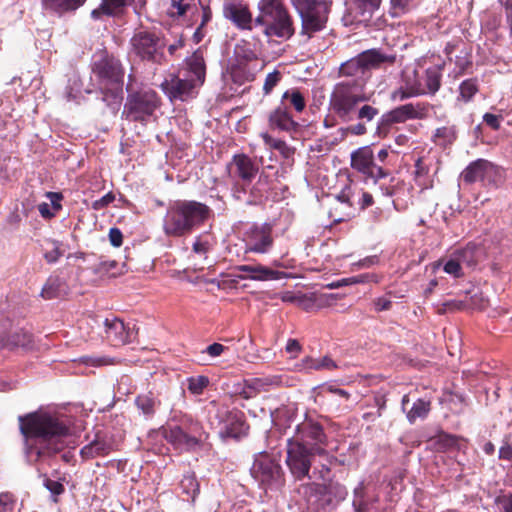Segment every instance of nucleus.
I'll return each instance as SVG.
<instances>
[{
    "label": "nucleus",
    "instance_id": "f257e3e1",
    "mask_svg": "<svg viewBox=\"0 0 512 512\" xmlns=\"http://www.w3.org/2000/svg\"><path fill=\"white\" fill-rule=\"evenodd\" d=\"M395 54H386L381 49L372 48L342 63L338 70L339 77L345 78L336 83L329 99L330 111L341 122L349 125L346 132L354 136L365 135L368 131L366 122H371L379 114V109L366 104L369 100L365 89L371 71L393 66Z\"/></svg>",
    "mask_w": 512,
    "mask_h": 512
},
{
    "label": "nucleus",
    "instance_id": "f03ea898",
    "mask_svg": "<svg viewBox=\"0 0 512 512\" xmlns=\"http://www.w3.org/2000/svg\"><path fill=\"white\" fill-rule=\"evenodd\" d=\"M328 445L323 426L311 419L298 424L295 434L287 439L285 463L291 475L298 481H311L300 489L313 490L317 481H331V467L338 459L328 450Z\"/></svg>",
    "mask_w": 512,
    "mask_h": 512
},
{
    "label": "nucleus",
    "instance_id": "7ed1b4c3",
    "mask_svg": "<svg viewBox=\"0 0 512 512\" xmlns=\"http://www.w3.org/2000/svg\"><path fill=\"white\" fill-rule=\"evenodd\" d=\"M26 455L35 462L62 452L71 435L70 426L56 414L36 411L18 416Z\"/></svg>",
    "mask_w": 512,
    "mask_h": 512
},
{
    "label": "nucleus",
    "instance_id": "20e7f679",
    "mask_svg": "<svg viewBox=\"0 0 512 512\" xmlns=\"http://www.w3.org/2000/svg\"><path fill=\"white\" fill-rule=\"evenodd\" d=\"M212 209L195 200H176L169 204L163 218V232L168 237H183L201 227L212 216Z\"/></svg>",
    "mask_w": 512,
    "mask_h": 512
},
{
    "label": "nucleus",
    "instance_id": "39448f33",
    "mask_svg": "<svg viewBox=\"0 0 512 512\" xmlns=\"http://www.w3.org/2000/svg\"><path fill=\"white\" fill-rule=\"evenodd\" d=\"M96 77L101 99L107 106L116 108L123 100L125 69L119 58L106 50L98 53L91 66Z\"/></svg>",
    "mask_w": 512,
    "mask_h": 512
},
{
    "label": "nucleus",
    "instance_id": "423d86ee",
    "mask_svg": "<svg viewBox=\"0 0 512 512\" xmlns=\"http://www.w3.org/2000/svg\"><path fill=\"white\" fill-rule=\"evenodd\" d=\"M258 11L254 23L266 37L288 40L294 35V21L283 0H260Z\"/></svg>",
    "mask_w": 512,
    "mask_h": 512
},
{
    "label": "nucleus",
    "instance_id": "0eeeda50",
    "mask_svg": "<svg viewBox=\"0 0 512 512\" xmlns=\"http://www.w3.org/2000/svg\"><path fill=\"white\" fill-rule=\"evenodd\" d=\"M390 147H382L376 153L370 145H366L354 150L350 156V166L365 177L372 180L375 184L391 176V154Z\"/></svg>",
    "mask_w": 512,
    "mask_h": 512
},
{
    "label": "nucleus",
    "instance_id": "6e6552de",
    "mask_svg": "<svg viewBox=\"0 0 512 512\" xmlns=\"http://www.w3.org/2000/svg\"><path fill=\"white\" fill-rule=\"evenodd\" d=\"M291 2L301 19L300 35L310 39L325 28L331 2L326 0H291Z\"/></svg>",
    "mask_w": 512,
    "mask_h": 512
},
{
    "label": "nucleus",
    "instance_id": "1a4fd4ad",
    "mask_svg": "<svg viewBox=\"0 0 512 512\" xmlns=\"http://www.w3.org/2000/svg\"><path fill=\"white\" fill-rule=\"evenodd\" d=\"M131 52L142 61L162 64L165 61L166 39L161 32L137 30L130 39Z\"/></svg>",
    "mask_w": 512,
    "mask_h": 512
},
{
    "label": "nucleus",
    "instance_id": "9d476101",
    "mask_svg": "<svg viewBox=\"0 0 512 512\" xmlns=\"http://www.w3.org/2000/svg\"><path fill=\"white\" fill-rule=\"evenodd\" d=\"M160 104L158 94L152 89L129 93L123 107L122 118L132 122L145 123Z\"/></svg>",
    "mask_w": 512,
    "mask_h": 512
},
{
    "label": "nucleus",
    "instance_id": "9b49d317",
    "mask_svg": "<svg viewBox=\"0 0 512 512\" xmlns=\"http://www.w3.org/2000/svg\"><path fill=\"white\" fill-rule=\"evenodd\" d=\"M245 252L268 253L274 244L273 226L269 223L253 224L243 233Z\"/></svg>",
    "mask_w": 512,
    "mask_h": 512
},
{
    "label": "nucleus",
    "instance_id": "f8f14e48",
    "mask_svg": "<svg viewBox=\"0 0 512 512\" xmlns=\"http://www.w3.org/2000/svg\"><path fill=\"white\" fill-rule=\"evenodd\" d=\"M250 471L251 475L265 486L283 481L284 473L281 465L266 452H261L256 456Z\"/></svg>",
    "mask_w": 512,
    "mask_h": 512
},
{
    "label": "nucleus",
    "instance_id": "ddd939ff",
    "mask_svg": "<svg viewBox=\"0 0 512 512\" xmlns=\"http://www.w3.org/2000/svg\"><path fill=\"white\" fill-rule=\"evenodd\" d=\"M216 416L220 419V422L224 424L221 434L234 438L240 439L248 434L249 425L246 422L245 414L241 410L231 409L225 407H218Z\"/></svg>",
    "mask_w": 512,
    "mask_h": 512
},
{
    "label": "nucleus",
    "instance_id": "4468645a",
    "mask_svg": "<svg viewBox=\"0 0 512 512\" xmlns=\"http://www.w3.org/2000/svg\"><path fill=\"white\" fill-rule=\"evenodd\" d=\"M499 176V168L486 159H477L471 162L460 175L465 184H473L477 181L484 184H495Z\"/></svg>",
    "mask_w": 512,
    "mask_h": 512
},
{
    "label": "nucleus",
    "instance_id": "2eb2a0df",
    "mask_svg": "<svg viewBox=\"0 0 512 512\" xmlns=\"http://www.w3.org/2000/svg\"><path fill=\"white\" fill-rule=\"evenodd\" d=\"M433 106L428 102L407 103L385 112L393 125L407 120H423L429 117Z\"/></svg>",
    "mask_w": 512,
    "mask_h": 512
},
{
    "label": "nucleus",
    "instance_id": "dca6fc26",
    "mask_svg": "<svg viewBox=\"0 0 512 512\" xmlns=\"http://www.w3.org/2000/svg\"><path fill=\"white\" fill-rule=\"evenodd\" d=\"M223 16L239 30L251 31L255 26L249 6L242 2H225L223 5Z\"/></svg>",
    "mask_w": 512,
    "mask_h": 512
},
{
    "label": "nucleus",
    "instance_id": "f3484780",
    "mask_svg": "<svg viewBox=\"0 0 512 512\" xmlns=\"http://www.w3.org/2000/svg\"><path fill=\"white\" fill-rule=\"evenodd\" d=\"M197 87L199 85L192 79H182L177 75H171L161 84L162 90L170 100L180 101L193 98Z\"/></svg>",
    "mask_w": 512,
    "mask_h": 512
},
{
    "label": "nucleus",
    "instance_id": "a211bd4d",
    "mask_svg": "<svg viewBox=\"0 0 512 512\" xmlns=\"http://www.w3.org/2000/svg\"><path fill=\"white\" fill-rule=\"evenodd\" d=\"M258 165L246 154H235L228 164V173L232 179L250 184L258 174Z\"/></svg>",
    "mask_w": 512,
    "mask_h": 512
},
{
    "label": "nucleus",
    "instance_id": "6ab92c4d",
    "mask_svg": "<svg viewBox=\"0 0 512 512\" xmlns=\"http://www.w3.org/2000/svg\"><path fill=\"white\" fill-rule=\"evenodd\" d=\"M116 450L113 437L105 432L97 431L94 439L80 450V456L84 460L104 457Z\"/></svg>",
    "mask_w": 512,
    "mask_h": 512
},
{
    "label": "nucleus",
    "instance_id": "aec40b11",
    "mask_svg": "<svg viewBox=\"0 0 512 512\" xmlns=\"http://www.w3.org/2000/svg\"><path fill=\"white\" fill-rule=\"evenodd\" d=\"M131 332L124 322L113 317L104 321L103 338L112 346L120 347L130 342Z\"/></svg>",
    "mask_w": 512,
    "mask_h": 512
},
{
    "label": "nucleus",
    "instance_id": "412c9836",
    "mask_svg": "<svg viewBox=\"0 0 512 512\" xmlns=\"http://www.w3.org/2000/svg\"><path fill=\"white\" fill-rule=\"evenodd\" d=\"M381 0H349L351 24H367L379 8Z\"/></svg>",
    "mask_w": 512,
    "mask_h": 512
},
{
    "label": "nucleus",
    "instance_id": "4be33fe9",
    "mask_svg": "<svg viewBox=\"0 0 512 512\" xmlns=\"http://www.w3.org/2000/svg\"><path fill=\"white\" fill-rule=\"evenodd\" d=\"M268 122L271 129L289 133L296 132L299 127V124L288 111L287 105H280L271 111Z\"/></svg>",
    "mask_w": 512,
    "mask_h": 512
},
{
    "label": "nucleus",
    "instance_id": "5701e85b",
    "mask_svg": "<svg viewBox=\"0 0 512 512\" xmlns=\"http://www.w3.org/2000/svg\"><path fill=\"white\" fill-rule=\"evenodd\" d=\"M234 270L245 273V275L238 276L240 279H252L257 281L279 280L284 275L283 272L273 270L261 264L238 265L234 267Z\"/></svg>",
    "mask_w": 512,
    "mask_h": 512
},
{
    "label": "nucleus",
    "instance_id": "b1692460",
    "mask_svg": "<svg viewBox=\"0 0 512 512\" xmlns=\"http://www.w3.org/2000/svg\"><path fill=\"white\" fill-rule=\"evenodd\" d=\"M164 437L176 449L185 451L193 450L201 444L195 437L182 431L176 425L166 429L164 431Z\"/></svg>",
    "mask_w": 512,
    "mask_h": 512
},
{
    "label": "nucleus",
    "instance_id": "393cba45",
    "mask_svg": "<svg viewBox=\"0 0 512 512\" xmlns=\"http://www.w3.org/2000/svg\"><path fill=\"white\" fill-rule=\"evenodd\" d=\"M453 253L458 258V261L467 268H474L485 258L483 247L472 242L461 249H457Z\"/></svg>",
    "mask_w": 512,
    "mask_h": 512
},
{
    "label": "nucleus",
    "instance_id": "a878e982",
    "mask_svg": "<svg viewBox=\"0 0 512 512\" xmlns=\"http://www.w3.org/2000/svg\"><path fill=\"white\" fill-rule=\"evenodd\" d=\"M42 9L59 17L73 13L84 5L86 0H40Z\"/></svg>",
    "mask_w": 512,
    "mask_h": 512
},
{
    "label": "nucleus",
    "instance_id": "bb28decb",
    "mask_svg": "<svg viewBox=\"0 0 512 512\" xmlns=\"http://www.w3.org/2000/svg\"><path fill=\"white\" fill-rule=\"evenodd\" d=\"M188 72L194 76L191 78L199 86L203 85L206 77V63L204 51L198 48L193 54L185 60Z\"/></svg>",
    "mask_w": 512,
    "mask_h": 512
},
{
    "label": "nucleus",
    "instance_id": "cd10ccee",
    "mask_svg": "<svg viewBox=\"0 0 512 512\" xmlns=\"http://www.w3.org/2000/svg\"><path fill=\"white\" fill-rule=\"evenodd\" d=\"M1 346L10 350L18 348L30 350L34 346L33 335L24 330L13 332L1 339Z\"/></svg>",
    "mask_w": 512,
    "mask_h": 512
},
{
    "label": "nucleus",
    "instance_id": "c85d7f7f",
    "mask_svg": "<svg viewBox=\"0 0 512 512\" xmlns=\"http://www.w3.org/2000/svg\"><path fill=\"white\" fill-rule=\"evenodd\" d=\"M45 196L50 200L51 205L46 202L38 204V211L42 218L50 220L62 210L63 195L60 192H46Z\"/></svg>",
    "mask_w": 512,
    "mask_h": 512
},
{
    "label": "nucleus",
    "instance_id": "c756f323",
    "mask_svg": "<svg viewBox=\"0 0 512 512\" xmlns=\"http://www.w3.org/2000/svg\"><path fill=\"white\" fill-rule=\"evenodd\" d=\"M422 83L419 80H405V84L391 93L393 101H405L406 99L423 95Z\"/></svg>",
    "mask_w": 512,
    "mask_h": 512
},
{
    "label": "nucleus",
    "instance_id": "7c9ffc66",
    "mask_svg": "<svg viewBox=\"0 0 512 512\" xmlns=\"http://www.w3.org/2000/svg\"><path fill=\"white\" fill-rule=\"evenodd\" d=\"M160 404V400L151 391L140 394L135 398V405L146 418L153 417Z\"/></svg>",
    "mask_w": 512,
    "mask_h": 512
},
{
    "label": "nucleus",
    "instance_id": "2f4dec72",
    "mask_svg": "<svg viewBox=\"0 0 512 512\" xmlns=\"http://www.w3.org/2000/svg\"><path fill=\"white\" fill-rule=\"evenodd\" d=\"M430 167L425 163L422 157H419L414 163V181L421 188L426 190L432 188L433 180L429 176Z\"/></svg>",
    "mask_w": 512,
    "mask_h": 512
},
{
    "label": "nucleus",
    "instance_id": "473e14b6",
    "mask_svg": "<svg viewBox=\"0 0 512 512\" xmlns=\"http://www.w3.org/2000/svg\"><path fill=\"white\" fill-rule=\"evenodd\" d=\"M442 74L437 67H430L425 70L422 84L423 95H434L441 87Z\"/></svg>",
    "mask_w": 512,
    "mask_h": 512
},
{
    "label": "nucleus",
    "instance_id": "72a5a7b5",
    "mask_svg": "<svg viewBox=\"0 0 512 512\" xmlns=\"http://www.w3.org/2000/svg\"><path fill=\"white\" fill-rule=\"evenodd\" d=\"M457 139V130L454 125L442 126L435 130L432 141L443 148L452 145Z\"/></svg>",
    "mask_w": 512,
    "mask_h": 512
},
{
    "label": "nucleus",
    "instance_id": "f704fd0d",
    "mask_svg": "<svg viewBox=\"0 0 512 512\" xmlns=\"http://www.w3.org/2000/svg\"><path fill=\"white\" fill-rule=\"evenodd\" d=\"M180 488L182 492L186 494V500L194 503L196 497L200 493V484L195 473L191 472L183 475V478L180 481Z\"/></svg>",
    "mask_w": 512,
    "mask_h": 512
},
{
    "label": "nucleus",
    "instance_id": "c9c22d12",
    "mask_svg": "<svg viewBox=\"0 0 512 512\" xmlns=\"http://www.w3.org/2000/svg\"><path fill=\"white\" fill-rule=\"evenodd\" d=\"M286 103L297 113H301L306 108V99L298 88H292L285 91L282 95V105Z\"/></svg>",
    "mask_w": 512,
    "mask_h": 512
},
{
    "label": "nucleus",
    "instance_id": "e433bc0d",
    "mask_svg": "<svg viewBox=\"0 0 512 512\" xmlns=\"http://www.w3.org/2000/svg\"><path fill=\"white\" fill-rule=\"evenodd\" d=\"M64 283L59 277H50L41 290V297L51 300L60 297L64 292Z\"/></svg>",
    "mask_w": 512,
    "mask_h": 512
},
{
    "label": "nucleus",
    "instance_id": "4c0bfd02",
    "mask_svg": "<svg viewBox=\"0 0 512 512\" xmlns=\"http://www.w3.org/2000/svg\"><path fill=\"white\" fill-rule=\"evenodd\" d=\"M478 92L479 83L477 78L466 79L459 86L457 101L469 103Z\"/></svg>",
    "mask_w": 512,
    "mask_h": 512
},
{
    "label": "nucleus",
    "instance_id": "58836bf2",
    "mask_svg": "<svg viewBox=\"0 0 512 512\" xmlns=\"http://www.w3.org/2000/svg\"><path fill=\"white\" fill-rule=\"evenodd\" d=\"M230 75L234 83L242 85L245 82L253 81L255 74L248 68V64L234 63L230 67Z\"/></svg>",
    "mask_w": 512,
    "mask_h": 512
},
{
    "label": "nucleus",
    "instance_id": "ea45409f",
    "mask_svg": "<svg viewBox=\"0 0 512 512\" xmlns=\"http://www.w3.org/2000/svg\"><path fill=\"white\" fill-rule=\"evenodd\" d=\"M176 426L190 436L195 437L201 443L204 431L199 421L194 420L191 416L184 415Z\"/></svg>",
    "mask_w": 512,
    "mask_h": 512
},
{
    "label": "nucleus",
    "instance_id": "a19ab883",
    "mask_svg": "<svg viewBox=\"0 0 512 512\" xmlns=\"http://www.w3.org/2000/svg\"><path fill=\"white\" fill-rule=\"evenodd\" d=\"M215 245V240L207 233L198 235L192 245V251L204 258L212 251Z\"/></svg>",
    "mask_w": 512,
    "mask_h": 512
},
{
    "label": "nucleus",
    "instance_id": "79ce46f5",
    "mask_svg": "<svg viewBox=\"0 0 512 512\" xmlns=\"http://www.w3.org/2000/svg\"><path fill=\"white\" fill-rule=\"evenodd\" d=\"M303 367L310 370H335L338 368L335 361L329 356H324L321 359L306 357L303 360Z\"/></svg>",
    "mask_w": 512,
    "mask_h": 512
},
{
    "label": "nucleus",
    "instance_id": "37998d69",
    "mask_svg": "<svg viewBox=\"0 0 512 512\" xmlns=\"http://www.w3.org/2000/svg\"><path fill=\"white\" fill-rule=\"evenodd\" d=\"M431 409V402L424 399H418L413 403L410 410L407 411V419L414 423L418 418H425Z\"/></svg>",
    "mask_w": 512,
    "mask_h": 512
},
{
    "label": "nucleus",
    "instance_id": "c03bdc74",
    "mask_svg": "<svg viewBox=\"0 0 512 512\" xmlns=\"http://www.w3.org/2000/svg\"><path fill=\"white\" fill-rule=\"evenodd\" d=\"M234 53L236 62L238 63L248 64L258 59L257 54L251 49L247 42H244L243 44H237L235 46Z\"/></svg>",
    "mask_w": 512,
    "mask_h": 512
},
{
    "label": "nucleus",
    "instance_id": "a18cd8bd",
    "mask_svg": "<svg viewBox=\"0 0 512 512\" xmlns=\"http://www.w3.org/2000/svg\"><path fill=\"white\" fill-rule=\"evenodd\" d=\"M210 380L207 376L198 375L187 378V389L193 395H201L209 386Z\"/></svg>",
    "mask_w": 512,
    "mask_h": 512
},
{
    "label": "nucleus",
    "instance_id": "49530a36",
    "mask_svg": "<svg viewBox=\"0 0 512 512\" xmlns=\"http://www.w3.org/2000/svg\"><path fill=\"white\" fill-rule=\"evenodd\" d=\"M194 6L195 0H171L167 13L171 17H181Z\"/></svg>",
    "mask_w": 512,
    "mask_h": 512
},
{
    "label": "nucleus",
    "instance_id": "de8ad7c7",
    "mask_svg": "<svg viewBox=\"0 0 512 512\" xmlns=\"http://www.w3.org/2000/svg\"><path fill=\"white\" fill-rule=\"evenodd\" d=\"M250 388L254 389L257 393L267 391L268 387L278 385L279 380L277 377H263V378H252L247 380Z\"/></svg>",
    "mask_w": 512,
    "mask_h": 512
},
{
    "label": "nucleus",
    "instance_id": "09e8293b",
    "mask_svg": "<svg viewBox=\"0 0 512 512\" xmlns=\"http://www.w3.org/2000/svg\"><path fill=\"white\" fill-rule=\"evenodd\" d=\"M498 512H512V493H502L494 500Z\"/></svg>",
    "mask_w": 512,
    "mask_h": 512
},
{
    "label": "nucleus",
    "instance_id": "8fccbe9b",
    "mask_svg": "<svg viewBox=\"0 0 512 512\" xmlns=\"http://www.w3.org/2000/svg\"><path fill=\"white\" fill-rule=\"evenodd\" d=\"M392 126V122L389 120L387 115L383 113L377 122L375 135L381 139L386 138L389 135Z\"/></svg>",
    "mask_w": 512,
    "mask_h": 512
},
{
    "label": "nucleus",
    "instance_id": "3c124183",
    "mask_svg": "<svg viewBox=\"0 0 512 512\" xmlns=\"http://www.w3.org/2000/svg\"><path fill=\"white\" fill-rule=\"evenodd\" d=\"M43 484L51 492L54 502H57V496L65 492V487L61 482L52 480L46 475L44 476Z\"/></svg>",
    "mask_w": 512,
    "mask_h": 512
},
{
    "label": "nucleus",
    "instance_id": "603ef678",
    "mask_svg": "<svg viewBox=\"0 0 512 512\" xmlns=\"http://www.w3.org/2000/svg\"><path fill=\"white\" fill-rule=\"evenodd\" d=\"M462 266L463 265L458 261V258L453 253L451 259L445 263L444 271L456 278H459L463 276Z\"/></svg>",
    "mask_w": 512,
    "mask_h": 512
},
{
    "label": "nucleus",
    "instance_id": "864d4df0",
    "mask_svg": "<svg viewBox=\"0 0 512 512\" xmlns=\"http://www.w3.org/2000/svg\"><path fill=\"white\" fill-rule=\"evenodd\" d=\"M281 80V72L278 70H274L273 72L269 73L264 81L263 85V92L265 95H268L272 92L274 87L279 83Z\"/></svg>",
    "mask_w": 512,
    "mask_h": 512
},
{
    "label": "nucleus",
    "instance_id": "5fc2aeb1",
    "mask_svg": "<svg viewBox=\"0 0 512 512\" xmlns=\"http://www.w3.org/2000/svg\"><path fill=\"white\" fill-rule=\"evenodd\" d=\"M382 279L381 275L376 273H363L350 277V283L364 284V283H379Z\"/></svg>",
    "mask_w": 512,
    "mask_h": 512
},
{
    "label": "nucleus",
    "instance_id": "6e6d98bb",
    "mask_svg": "<svg viewBox=\"0 0 512 512\" xmlns=\"http://www.w3.org/2000/svg\"><path fill=\"white\" fill-rule=\"evenodd\" d=\"M262 139L264 140L265 144L269 145L273 149L280 151L283 154H287L290 150L285 141L274 139L268 133L262 134Z\"/></svg>",
    "mask_w": 512,
    "mask_h": 512
},
{
    "label": "nucleus",
    "instance_id": "4d7b16f0",
    "mask_svg": "<svg viewBox=\"0 0 512 512\" xmlns=\"http://www.w3.org/2000/svg\"><path fill=\"white\" fill-rule=\"evenodd\" d=\"M437 444L442 449H450L458 445V437L451 434L442 433L438 436Z\"/></svg>",
    "mask_w": 512,
    "mask_h": 512
},
{
    "label": "nucleus",
    "instance_id": "13d9d810",
    "mask_svg": "<svg viewBox=\"0 0 512 512\" xmlns=\"http://www.w3.org/2000/svg\"><path fill=\"white\" fill-rule=\"evenodd\" d=\"M329 218L334 224L341 223L349 217V213L343 211L342 207L334 205L328 212Z\"/></svg>",
    "mask_w": 512,
    "mask_h": 512
},
{
    "label": "nucleus",
    "instance_id": "bf43d9fd",
    "mask_svg": "<svg viewBox=\"0 0 512 512\" xmlns=\"http://www.w3.org/2000/svg\"><path fill=\"white\" fill-rule=\"evenodd\" d=\"M15 505V499L10 493L0 494V512H10Z\"/></svg>",
    "mask_w": 512,
    "mask_h": 512
},
{
    "label": "nucleus",
    "instance_id": "052dcab7",
    "mask_svg": "<svg viewBox=\"0 0 512 512\" xmlns=\"http://www.w3.org/2000/svg\"><path fill=\"white\" fill-rule=\"evenodd\" d=\"M115 200V195L112 192H109L102 196L100 199L95 200L92 204V208L95 210H101L106 208L109 204H111Z\"/></svg>",
    "mask_w": 512,
    "mask_h": 512
},
{
    "label": "nucleus",
    "instance_id": "680f3d73",
    "mask_svg": "<svg viewBox=\"0 0 512 512\" xmlns=\"http://www.w3.org/2000/svg\"><path fill=\"white\" fill-rule=\"evenodd\" d=\"M501 119L502 116L495 115L492 113H485L483 116V121L485 122V124L495 131L500 129Z\"/></svg>",
    "mask_w": 512,
    "mask_h": 512
},
{
    "label": "nucleus",
    "instance_id": "e2e57ef3",
    "mask_svg": "<svg viewBox=\"0 0 512 512\" xmlns=\"http://www.w3.org/2000/svg\"><path fill=\"white\" fill-rule=\"evenodd\" d=\"M109 241L114 247H120L123 243V234L119 228L113 227L109 230Z\"/></svg>",
    "mask_w": 512,
    "mask_h": 512
},
{
    "label": "nucleus",
    "instance_id": "0e129e2a",
    "mask_svg": "<svg viewBox=\"0 0 512 512\" xmlns=\"http://www.w3.org/2000/svg\"><path fill=\"white\" fill-rule=\"evenodd\" d=\"M269 189L265 187L264 185H259V182L256 181V183L251 188V195L253 196L255 201H261L268 193Z\"/></svg>",
    "mask_w": 512,
    "mask_h": 512
},
{
    "label": "nucleus",
    "instance_id": "69168bd1",
    "mask_svg": "<svg viewBox=\"0 0 512 512\" xmlns=\"http://www.w3.org/2000/svg\"><path fill=\"white\" fill-rule=\"evenodd\" d=\"M377 312L388 311L392 307V301L386 297H378L373 300Z\"/></svg>",
    "mask_w": 512,
    "mask_h": 512
},
{
    "label": "nucleus",
    "instance_id": "338daca9",
    "mask_svg": "<svg viewBox=\"0 0 512 512\" xmlns=\"http://www.w3.org/2000/svg\"><path fill=\"white\" fill-rule=\"evenodd\" d=\"M412 0H391L392 9L395 15L404 13Z\"/></svg>",
    "mask_w": 512,
    "mask_h": 512
},
{
    "label": "nucleus",
    "instance_id": "774afa93",
    "mask_svg": "<svg viewBox=\"0 0 512 512\" xmlns=\"http://www.w3.org/2000/svg\"><path fill=\"white\" fill-rule=\"evenodd\" d=\"M336 206L342 207V208H351L352 203L350 201L349 195L346 193L345 190H343L337 197H336Z\"/></svg>",
    "mask_w": 512,
    "mask_h": 512
}]
</instances>
